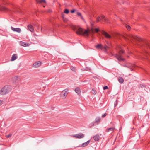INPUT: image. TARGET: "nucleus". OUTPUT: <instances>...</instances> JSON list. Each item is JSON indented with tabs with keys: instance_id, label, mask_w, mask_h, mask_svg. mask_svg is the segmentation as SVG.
<instances>
[{
	"instance_id": "obj_18",
	"label": "nucleus",
	"mask_w": 150,
	"mask_h": 150,
	"mask_svg": "<svg viewBox=\"0 0 150 150\" xmlns=\"http://www.w3.org/2000/svg\"><path fill=\"white\" fill-rule=\"evenodd\" d=\"M90 142V140H88L85 143L82 144L81 146L84 147L87 146Z\"/></svg>"
},
{
	"instance_id": "obj_37",
	"label": "nucleus",
	"mask_w": 150,
	"mask_h": 150,
	"mask_svg": "<svg viewBox=\"0 0 150 150\" xmlns=\"http://www.w3.org/2000/svg\"><path fill=\"white\" fill-rule=\"evenodd\" d=\"M71 69L73 71H75V69L74 67L72 68Z\"/></svg>"
},
{
	"instance_id": "obj_6",
	"label": "nucleus",
	"mask_w": 150,
	"mask_h": 150,
	"mask_svg": "<svg viewBox=\"0 0 150 150\" xmlns=\"http://www.w3.org/2000/svg\"><path fill=\"white\" fill-rule=\"evenodd\" d=\"M72 137L78 139H81L83 138L84 137V135L82 133H79L78 134L72 135Z\"/></svg>"
},
{
	"instance_id": "obj_21",
	"label": "nucleus",
	"mask_w": 150,
	"mask_h": 150,
	"mask_svg": "<svg viewBox=\"0 0 150 150\" xmlns=\"http://www.w3.org/2000/svg\"><path fill=\"white\" fill-rule=\"evenodd\" d=\"M118 81L120 83H122L124 81L123 79L121 77H119L118 78Z\"/></svg>"
},
{
	"instance_id": "obj_8",
	"label": "nucleus",
	"mask_w": 150,
	"mask_h": 150,
	"mask_svg": "<svg viewBox=\"0 0 150 150\" xmlns=\"http://www.w3.org/2000/svg\"><path fill=\"white\" fill-rule=\"evenodd\" d=\"M41 64V62L40 61L36 62L34 63L33 66L34 67L37 68L40 66Z\"/></svg>"
},
{
	"instance_id": "obj_32",
	"label": "nucleus",
	"mask_w": 150,
	"mask_h": 150,
	"mask_svg": "<svg viewBox=\"0 0 150 150\" xmlns=\"http://www.w3.org/2000/svg\"><path fill=\"white\" fill-rule=\"evenodd\" d=\"M108 47L107 46H105L103 48L105 50V51H106Z\"/></svg>"
},
{
	"instance_id": "obj_29",
	"label": "nucleus",
	"mask_w": 150,
	"mask_h": 150,
	"mask_svg": "<svg viewBox=\"0 0 150 150\" xmlns=\"http://www.w3.org/2000/svg\"><path fill=\"white\" fill-rule=\"evenodd\" d=\"M92 93L94 94H95L96 93V91L94 90L93 89L92 90Z\"/></svg>"
},
{
	"instance_id": "obj_24",
	"label": "nucleus",
	"mask_w": 150,
	"mask_h": 150,
	"mask_svg": "<svg viewBox=\"0 0 150 150\" xmlns=\"http://www.w3.org/2000/svg\"><path fill=\"white\" fill-rule=\"evenodd\" d=\"M77 14L79 16H80L81 18V19H82L83 20H84L83 17L81 14L79 12H77Z\"/></svg>"
},
{
	"instance_id": "obj_22",
	"label": "nucleus",
	"mask_w": 150,
	"mask_h": 150,
	"mask_svg": "<svg viewBox=\"0 0 150 150\" xmlns=\"http://www.w3.org/2000/svg\"><path fill=\"white\" fill-rule=\"evenodd\" d=\"M115 129V128L114 127L110 128L108 129L107 132H110L111 133H112Z\"/></svg>"
},
{
	"instance_id": "obj_11",
	"label": "nucleus",
	"mask_w": 150,
	"mask_h": 150,
	"mask_svg": "<svg viewBox=\"0 0 150 150\" xmlns=\"http://www.w3.org/2000/svg\"><path fill=\"white\" fill-rule=\"evenodd\" d=\"M102 33L103 35H104L105 37L107 38H110L111 37L110 35L104 31H103Z\"/></svg>"
},
{
	"instance_id": "obj_33",
	"label": "nucleus",
	"mask_w": 150,
	"mask_h": 150,
	"mask_svg": "<svg viewBox=\"0 0 150 150\" xmlns=\"http://www.w3.org/2000/svg\"><path fill=\"white\" fill-rule=\"evenodd\" d=\"M3 102L2 100H0V105H2L3 104Z\"/></svg>"
},
{
	"instance_id": "obj_9",
	"label": "nucleus",
	"mask_w": 150,
	"mask_h": 150,
	"mask_svg": "<svg viewBox=\"0 0 150 150\" xmlns=\"http://www.w3.org/2000/svg\"><path fill=\"white\" fill-rule=\"evenodd\" d=\"M11 29L13 31L16 32L18 33H20L21 31V29L19 28H14L13 27H11Z\"/></svg>"
},
{
	"instance_id": "obj_10",
	"label": "nucleus",
	"mask_w": 150,
	"mask_h": 150,
	"mask_svg": "<svg viewBox=\"0 0 150 150\" xmlns=\"http://www.w3.org/2000/svg\"><path fill=\"white\" fill-rule=\"evenodd\" d=\"M129 38L131 39H134L135 40H137L140 41L141 40V39L137 37H134V36H132V35H130L129 36H128L127 38V39H129Z\"/></svg>"
},
{
	"instance_id": "obj_5",
	"label": "nucleus",
	"mask_w": 150,
	"mask_h": 150,
	"mask_svg": "<svg viewBox=\"0 0 150 150\" xmlns=\"http://www.w3.org/2000/svg\"><path fill=\"white\" fill-rule=\"evenodd\" d=\"M100 20H101L102 21L106 22H108V21L107 19L105 18L103 15H101V17H97L96 19V22H98Z\"/></svg>"
},
{
	"instance_id": "obj_25",
	"label": "nucleus",
	"mask_w": 150,
	"mask_h": 150,
	"mask_svg": "<svg viewBox=\"0 0 150 150\" xmlns=\"http://www.w3.org/2000/svg\"><path fill=\"white\" fill-rule=\"evenodd\" d=\"M96 47L97 49H99V48L102 49V48H103L102 47V45L100 44H98V45H97V46H96Z\"/></svg>"
},
{
	"instance_id": "obj_36",
	"label": "nucleus",
	"mask_w": 150,
	"mask_h": 150,
	"mask_svg": "<svg viewBox=\"0 0 150 150\" xmlns=\"http://www.w3.org/2000/svg\"><path fill=\"white\" fill-rule=\"evenodd\" d=\"M75 11V10H72L71 11V12L72 13H73Z\"/></svg>"
},
{
	"instance_id": "obj_35",
	"label": "nucleus",
	"mask_w": 150,
	"mask_h": 150,
	"mask_svg": "<svg viewBox=\"0 0 150 150\" xmlns=\"http://www.w3.org/2000/svg\"><path fill=\"white\" fill-rule=\"evenodd\" d=\"M147 46H148L150 48V42L147 43Z\"/></svg>"
},
{
	"instance_id": "obj_26",
	"label": "nucleus",
	"mask_w": 150,
	"mask_h": 150,
	"mask_svg": "<svg viewBox=\"0 0 150 150\" xmlns=\"http://www.w3.org/2000/svg\"><path fill=\"white\" fill-rule=\"evenodd\" d=\"M1 10L2 11H5L7 10V9L6 8L4 7H2L1 8Z\"/></svg>"
},
{
	"instance_id": "obj_13",
	"label": "nucleus",
	"mask_w": 150,
	"mask_h": 150,
	"mask_svg": "<svg viewBox=\"0 0 150 150\" xmlns=\"http://www.w3.org/2000/svg\"><path fill=\"white\" fill-rule=\"evenodd\" d=\"M125 66L126 67L129 68L130 69H132L134 67V64H127L125 65Z\"/></svg>"
},
{
	"instance_id": "obj_27",
	"label": "nucleus",
	"mask_w": 150,
	"mask_h": 150,
	"mask_svg": "<svg viewBox=\"0 0 150 150\" xmlns=\"http://www.w3.org/2000/svg\"><path fill=\"white\" fill-rule=\"evenodd\" d=\"M126 27L128 30H130L131 29V27L129 25H126Z\"/></svg>"
},
{
	"instance_id": "obj_30",
	"label": "nucleus",
	"mask_w": 150,
	"mask_h": 150,
	"mask_svg": "<svg viewBox=\"0 0 150 150\" xmlns=\"http://www.w3.org/2000/svg\"><path fill=\"white\" fill-rule=\"evenodd\" d=\"M106 115H107V114L106 113H105L104 114L102 115V117L103 118H104V117H105L106 116Z\"/></svg>"
},
{
	"instance_id": "obj_40",
	"label": "nucleus",
	"mask_w": 150,
	"mask_h": 150,
	"mask_svg": "<svg viewBox=\"0 0 150 150\" xmlns=\"http://www.w3.org/2000/svg\"><path fill=\"white\" fill-rule=\"evenodd\" d=\"M124 38H125V39H126V38L125 37H124Z\"/></svg>"
},
{
	"instance_id": "obj_1",
	"label": "nucleus",
	"mask_w": 150,
	"mask_h": 150,
	"mask_svg": "<svg viewBox=\"0 0 150 150\" xmlns=\"http://www.w3.org/2000/svg\"><path fill=\"white\" fill-rule=\"evenodd\" d=\"M73 29L76 31V33L78 35H82L85 36H88L89 32L88 30H85L83 31L81 28L74 27Z\"/></svg>"
},
{
	"instance_id": "obj_23",
	"label": "nucleus",
	"mask_w": 150,
	"mask_h": 150,
	"mask_svg": "<svg viewBox=\"0 0 150 150\" xmlns=\"http://www.w3.org/2000/svg\"><path fill=\"white\" fill-rule=\"evenodd\" d=\"M36 1L38 3H45L46 2L45 0H36Z\"/></svg>"
},
{
	"instance_id": "obj_19",
	"label": "nucleus",
	"mask_w": 150,
	"mask_h": 150,
	"mask_svg": "<svg viewBox=\"0 0 150 150\" xmlns=\"http://www.w3.org/2000/svg\"><path fill=\"white\" fill-rule=\"evenodd\" d=\"M17 58V55L16 54H13L11 58V61H13L16 60Z\"/></svg>"
},
{
	"instance_id": "obj_39",
	"label": "nucleus",
	"mask_w": 150,
	"mask_h": 150,
	"mask_svg": "<svg viewBox=\"0 0 150 150\" xmlns=\"http://www.w3.org/2000/svg\"><path fill=\"white\" fill-rule=\"evenodd\" d=\"M90 125H91L92 126L94 125L93 123H91V124H90Z\"/></svg>"
},
{
	"instance_id": "obj_15",
	"label": "nucleus",
	"mask_w": 150,
	"mask_h": 150,
	"mask_svg": "<svg viewBox=\"0 0 150 150\" xmlns=\"http://www.w3.org/2000/svg\"><path fill=\"white\" fill-rule=\"evenodd\" d=\"M28 28L29 30L31 32H34V30L33 29V27L31 25H28Z\"/></svg>"
},
{
	"instance_id": "obj_34",
	"label": "nucleus",
	"mask_w": 150,
	"mask_h": 150,
	"mask_svg": "<svg viewBox=\"0 0 150 150\" xmlns=\"http://www.w3.org/2000/svg\"><path fill=\"white\" fill-rule=\"evenodd\" d=\"M115 107L117 105V100H116V101L115 103Z\"/></svg>"
},
{
	"instance_id": "obj_14",
	"label": "nucleus",
	"mask_w": 150,
	"mask_h": 150,
	"mask_svg": "<svg viewBox=\"0 0 150 150\" xmlns=\"http://www.w3.org/2000/svg\"><path fill=\"white\" fill-rule=\"evenodd\" d=\"M93 138L95 141H98L100 137L98 134H97L94 136Z\"/></svg>"
},
{
	"instance_id": "obj_3",
	"label": "nucleus",
	"mask_w": 150,
	"mask_h": 150,
	"mask_svg": "<svg viewBox=\"0 0 150 150\" xmlns=\"http://www.w3.org/2000/svg\"><path fill=\"white\" fill-rule=\"evenodd\" d=\"M120 50H119V55L117 54H115V57H116L117 59L119 61H123L124 60V59L122 58H121V54H123L124 51L122 50L121 47H119Z\"/></svg>"
},
{
	"instance_id": "obj_7",
	"label": "nucleus",
	"mask_w": 150,
	"mask_h": 150,
	"mask_svg": "<svg viewBox=\"0 0 150 150\" xmlns=\"http://www.w3.org/2000/svg\"><path fill=\"white\" fill-rule=\"evenodd\" d=\"M19 44L20 45L23 46L24 47H28L30 45L29 43L25 42L23 41L19 42Z\"/></svg>"
},
{
	"instance_id": "obj_16",
	"label": "nucleus",
	"mask_w": 150,
	"mask_h": 150,
	"mask_svg": "<svg viewBox=\"0 0 150 150\" xmlns=\"http://www.w3.org/2000/svg\"><path fill=\"white\" fill-rule=\"evenodd\" d=\"M94 30L96 32H98L99 31V29L98 28H95L94 29L93 28H92L90 31V33H94Z\"/></svg>"
},
{
	"instance_id": "obj_17",
	"label": "nucleus",
	"mask_w": 150,
	"mask_h": 150,
	"mask_svg": "<svg viewBox=\"0 0 150 150\" xmlns=\"http://www.w3.org/2000/svg\"><path fill=\"white\" fill-rule=\"evenodd\" d=\"M100 117H97L95 119V123L97 124H98L100 122Z\"/></svg>"
},
{
	"instance_id": "obj_31",
	"label": "nucleus",
	"mask_w": 150,
	"mask_h": 150,
	"mask_svg": "<svg viewBox=\"0 0 150 150\" xmlns=\"http://www.w3.org/2000/svg\"><path fill=\"white\" fill-rule=\"evenodd\" d=\"M108 88V87L107 86H105L103 87V89L104 90H105Z\"/></svg>"
},
{
	"instance_id": "obj_20",
	"label": "nucleus",
	"mask_w": 150,
	"mask_h": 150,
	"mask_svg": "<svg viewBox=\"0 0 150 150\" xmlns=\"http://www.w3.org/2000/svg\"><path fill=\"white\" fill-rule=\"evenodd\" d=\"M75 91L79 95H80L81 93L80 89L79 88L77 87L76 88L75 90Z\"/></svg>"
},
{
	"instance_id": "obj_2",
	"label": "nucleus",
	"mask_w": 150,
	"mask_h": 150,
	"mask_svg": "<svg viewBox=\"0 0 150 150\" xmlns=\"http://www.w3.org/2000/svg\"><path fill=\"white\" fill-rule=\"evenodd\" d=\"M12 89V86L10 85H6L0 90V94L5 95L10 92Z\"/></svg>"
},
{
	"instance_id": "obj_38",
	"label": "nucleus",
	"mask_w": 150,
	"mask_h": 150,
	"mask_svg": "<svg viewBox=\"0 0 150 150\" xmlns=\"http://www.w3.org/2000/svg\"><path fill=\"white\" fill-rule=\"evenodd\" d=\"M11 136V135L9 134V135H7V137L8 138V137H10Z\"/></svg>"
},
{
	"instance_id": "obj_28",
	"label": "nucleus",
	"mask_w": 150,
	"mask_h": 150,
	"mask_svg": "<svg viewBox=\"0 0 150 150\" xmlns=\"http://www.w3.org/2000/svg\"><path fill=\"white\" fill-rule=\"evenodd\" d=\"M69 12V11L67 9H65L64 11V13L66 14H68Z\"/></svg>"
},
{
	"instance_id": "obj_4",
	"label": "nucleus",
	"mask_w": 150,
	"mask_h": 150,
	"mask_svg": "<svg viewBox=\"0 0 150 150\" xmlns=\"http://www.w3.org/2000/svg\"><path fill=\"white\" fill-rule=\"evenodd\" d=\"M68 89H66L62 91L60 94V96L63 99L66 98L68 94Z\"/></svg>"
},
{
	"instance_id": "obj_12",
	"label": "nucleus",
	"mask_w": 150,
	"mask_h": 150,
	"mask_svg": "<svg viewBox=\"0 0 150 150\" xmlns=\"http://www.w3.org/2000/svg\"><path fill=\"white\" fill-rule=\"evenodd\" d=\"M13 82H15L19 81L20 80V77L17 76H16L13 78Z\"/></svg>"
}]
</instances>
